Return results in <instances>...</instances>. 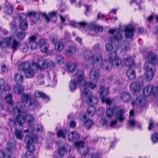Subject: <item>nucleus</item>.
Returning <instances> with one entry per match:
<instances>
[{
  "label": "nucleus",
  "mask_w": 158,
  "mask_h": 158,
  "mask_svg": "<svg viewBox=\"0 0 158 158\" xmlns=\"http://www.w3.org/2000/svg\"><path fill=\"white\" fill-rule=\"evenodd\" d=\"M99 45L97 44L94 47L93 52L91 51H87L84 53V56L85 60H91L93 68L89 74L90 78L92 81L97 82L98 80L100 74L98 70L101 68L104 67L102 64V60L101 55L98 53H95L93 55L94 51L99 50Z\"/></svg>",
  "instance_id": "f257e3e1"
},
{
  "label": "nucleus",
  "mask_w": 158,
  "mask_h": 158,
  "mask_svg": "<svg viewBox=\"0 0 158 158\" xmlns=\"http://www.w3.org/2000/svg\"><path fill=\"white\" fill-rule=\"evenodd\" d=\"M96 87L95 84L90 82H86L85 83V87L84 92L81 93V97L85 98L87 103L91 106L89 107L87 111V113L89 116L92 117L94 114L96 109L93 106L98 102V98L95 97H93L92 94L91 92L88 90L87 88L93 89Z\"/></svg>",
  "instance_id": "f03ea898"
},
{
  "label": "nucleus",
  "mask_w": 158,
  "mask_h": 158,
  "mask_svg": "<svg viewBox=\"0 0 158 158\" xmlns=\"http://www.w3.org/2000/svg\"><path fill=\"white\" fill-rule=\"evenodd\" d=\"M124 109H119L118 106H114L111 108H108L106 112V116L108 118H111L113 115L114 119L111 121L110 127H114L117 124V121L122 123L124 120L125 118L123 113Z\"/></svg>",
  "instance_id": "7ed1b4c3"
},
{
  "label": "nucleus",
  "mask_w": 158,
  "mask_h": 158,
  "mask_svg": "<svg viewBox=\"0 0 158 158\" xmlns=\"http://www.w3.org/2000/svg\"><path fill=\"white\" fill-rule=\"evenodd\" d=\"M102 64L104 65L103 68L108 70L111 68V65L114 68L118 67L121 64V62L118 58L116 52H114L110 54L109 60L102 61Z\"/></svg>",
  "instance_id": "20e7f679"
},
{
  "label": "nucleus",
  "mask_w": 158,
  "mask_h": 158,
  "mask_svg": "<svg viewBox=\"0 0 158 158\" xmlns=\"http://www.w3.org/2000/svg\"><path fill=\"white\" fill-rule=\"evenodd\" d=\"M17 108H14L13 111L15 114H17V116L16 118L18 116H22L23 117L25 121L26 120L28 123H31L34 120L33 117L30 114L26 115V119L25 118L24 116L26 115V113L27 111V109L26 106L24 105L23 106H22V103H17Z\"/></svg>",
  "instance_id": "39448f33"
},
{
  "label": "nucleus",
  "mask_w": 158,
  "mask_h": 158,
  "mask_svg": "<svg viewBox=\"0 0 158 158\" xmlns=\"http://www.w3.org/2000/svg\"><path fill=\"white\" fill-rule=\"evenodd\" d=\"M18 116L16 118H15L13 119L14 122V126L16 128L15 135L16 138L19 139H22L23 135L22 134L21 130L23 129L22 124L24 122V119L22 116Z\"/></svg>",
  "instance_id": "423d86ee"
},
{
  "label": "nucleus",
  "mask_w": 158,
  "mask_h": 158,
  "mask_svg": "<svg viewBox=\"0 0 158 158\" xmlns=\"http://www.w3.org/2000/svg\"><path fill=\"white\" fill-rule=\"evenodd\" d=\"M75 81L79 86L81 93L84 92L85 87V76L84 72L78 70L76 71L75 76Z\"/></svg>",
  "instance_id": "0eeeda50"
},
{
  "label": "nucleus",
  "mask_w": 158,
  "mask_h": 158,
  "mask_svg": "<svg viewBox=\"0 0 158 158\" xmlns=\"http://www.w3.org/2000/svg\"><path fill=\"white\" fill-rule=\"evenodd\" d=\"M36 65V68L38 69H43L46 68L48 66L53 67L55 64L52 61L46 60H42L40 58L38 59L36 62H35Z\"/></svg>",
  "instance_id": "6e6552de"
},
{
  "label": "nucleus",
  "mask_w": 158,
  "mask_h": 158,
  "mask_svg": "<svg viewBox=\"0 0 158 158\" xmlns=\"http://www.w3.org/2000/svg\"><path fill=\"white\" fill-rule=\"evenodd\" d=\"M38 139V137L35 135H27L25 139V143L27 145V148H30L31 150H34L35 148L33 143L37 142Z\"/></svg>",
  "instance_id": "1a4fd4ad"
},
{
  "label": "nucleus",
  "mask_w": 158,
  "mask_h": 158,
  "mask_svg": "<svg viewBox=\"0 0 158 158\" xmlns=\"http://www.w3.org/2000/svg\"><path fill=\"white\" fill-rule=\"evenodd\" d=\"M152 65L148 63H146L144 66L145 70V76L147 81L152 80L154 76V70L152 69Z\"/></svg>",
  "instance_id": "9d476101"
},
{
  "label": "nucleus",
  "mask_w": 158,
  "mask_h": 158,
  "mask_svg": "<svg viewBox=\"0 0 158 158\" xmlns=\"http://www.w3.org/2000/svg\"><path fill=\"white\" fill-rule=\"evenodd\" d=\"M98 92L100 94L101 99L102 102H105L107 104H110L111 103V100L106 96L109 93L108 88H106L103 86H100Z\"/></svg>",
  "instance_id": "9b49d317"
},
{
  "label": "nucleus",
  "mask_w": 158,
  "mask_h": 158,
  "mask_svg": "<svg viewBox=\"0 0 158 158\" xmlns=\"http://www.w3.org/2000/svg\"><path fill=\"white\" fill-rule=\"evenodd\" d=\"M109 32L110 33L112 34H113L115 32H116V34L114 37L109 38V40L111 42H112L113 40L118 41L122 39L123 36L119 29H110L109 30Z\"/></svg>",
  "instance_id": "f8f14e48"
},
{
  "label": "nucleus",
  "mask_w": 158,
  "mask_h": 158,
  "mask_svg": "<svg viewBox=\"0 0 158 158\" xmlns=\"http://www.w3.org/2000/svg\"><path fill=\"white\" fill-rule=\"evenodd\" d=\"M35 67H36V65L35 62L32 64V65L30 66L27 69L25 70L24 73L26 78H31L33 77L36 73V71L34 69Z\"/></svg>",
  "instance_id": "ddd939ff"
},
{
  "label": "nucleus",
  "mask_w": 158,
  "mask_h": 158,
  "mask_svg": "<svg viewBox=\"0 0 158 158\" xmlns=\"http://www.w3.org/2000/svg\"><path fill=\"white\" fill-rule=\"evenodd\" d=\"M134 29L131 25L125 26L123 31L125 32V37L126 38H132L134 35Z\"/></svg>",
  "instance_id": "4468645a"
},
{
  "label": "nucleus",
  "mask_w": 158,
  "mask_h": 158,
  "mask_svg": "<svg viewBox=\"0 0 158 158\" xmlns=\"http://www.w3.org/2000/svg\"><path fill=\"white\" fill-rule=\"evenodd\" d=\"M39 45L42 52L45 53L47 52L49 45L45 40L43 39H40L39 41Z\"/></svg>",
  "instance_id": "2eb2a0df"
},
{
  "label": "nucleus",
  "mask_w": 158,
  "mask_h": 158,
  "mask_svg": "<svg viewBox=\"0 0 158 158\" xmlns=\"http://www.w3.org/2000/svg\"><path fill=\"white\" fill-rule=\"evenodd\" d=\"M147 59L148 63L152 65L156 64L158 62V57L155 53L152 52L148 53Z\"/></svg>",
  "instance_id": "dca6fc26"
},
{
  "label": "nucleus",
  "mask_w": 158,
  "mask_h": 158,
  "mask_svg": "<svg viewBox=\"0 0 158 158\" xmlns=\"http://www.w3.org/2000/svg\"><path fill=\"white\" fill-rule=\"evenodd\" d=\"M52 42L54 44L55 49L56 51L60 52L63 50L64 45L62 41H56L55 39L53 38L52 40Z\"/></svg>",
  "instance_id": "f3484780"
},
{
  "label": "nucleus",
  "mask_w": 158,
  "mask_h": 158,
  "mask_svg": "<svg viewBox=\"0 0 158 158\" xmlns=\"http://www.w3.org/2000/svg\"><path fill=\"white\" fill-rule=\"evenodd\" d=\"M142 84L139 83L134 82L130 85V89L134 94L139 92L141 90Z\"/></svg>",
  "instance_id": "a211bd4d"
},
{
  "label": "nucleus",
  "mask_w": 158,
  "mask_h": 158,
  "mask_svg": "<svg viewBox=\"0 0 158 158\" xmlns=\"http://www.w3.org/2000/svg\"><path fill=\"white\" fill-rule=\"evenodd\" d=\"M41 15L45 17L48 22L49 21L55 22L57 19L56 13L55 12H52V13H49L48 16L44 13H42Z\"/></svg>",
  "instance_id": "6ab92c4d"
},
{
  "label": "nucleus",
  "mask_w": 158,
  "mask_h": 158,
  "mask_svg": "<svg viewBox=\"0 0 158 158\" xmlns=\"http://www.w3.org/2000/svg\"><path fill=\"white\" fill-rule=\"evenodd\" d=\"M71 151V147L69 145H66L59 148L58 153L60 156H63L66 154L68 152H70Z\"/></svg>",
  "instance_id": "aec40b11"
},
{
  "label": "nucleus",
  "mask_w": 158,
  "mask_h": 158,
  "mask_svg": "<svg viewBox=\"0 0 158 158\" xmlns=\"http://www.w3.org/2000/svg\"><path fill=\"white\" fill-rule=\"evenodd\" d=\"M145 97L140 95L137 98L135 102H132V104L133 106L136 105L139 106H143L145 105Z\"/></svg>",
  "instance_id": "412c9836"
},
{
  "label": "nucleus",
  "mask_w": 158,
  "mask_h": 158,
  "mask_svg": "<svg viewBox=\"0 0 158 158\" xmlns=\"http://www.w3.org/2000/svg\"><path fill=\"white\" fill-rule=\"evenodd\" d=\"M36 37L34 36L30 37L29 39L28 47L32 50H35L38 47V44L35 41Z\"/></svg>",
  "instance_id": "4be33fe9"
},
{
  "label": "nucleus",
  "mask_w": 158,
  "mask_h": 158,
  "mask_svg": "<svg viewBox=\"0 0 158 158\" xmlns=\"http://www.w3.org/2000/svg\"><path fill=\"white\" fill-rule=\"evenodd\" d=\"M80 135L76 131H73L68 135V139L69 141H73L77 140L80 138Z\"/></svg>",
  "instance_id": "5701e85b"
},
{
  "label": "nucleus",
  "mask_w": 158,
  "mask_h": 158,
  "mask_svg": "<svg viewBox=\"0 0 158 158\" xmlns=\"http://www.w3.org/2000/svg\"><path fill=\"white\" fill-rule=\"evenodd\" d=\"M69 24L73 27H77L79 28L85 27L87 25L86 22L83 21L77 23L73 21H71L70 22Z\"/></svg>",
  "instance_id": "b1692460"
},
{
  "label": "nucleus",
  "mask_w": 158,
  "mask_h": 158,
  "mask_svg": "<svg viewBox=\"0 0 158 158\" xmlns=\"http://www.w3.org/2000/svg\"><path fill=\"white\" fill-rule=\"evenodd\" d=\"M10 44V37H6L5 40V38H2L0 40V48H3L9 47Z\"/></svg>",
  "instance_id": "393cba45"
},
{
  "label": "nucleus",
  "mask_w": 158,
  "mask_h": 158,
  "mask_svg": "<svg viewBox=\"0 0 158 158\" xmlns=\"http://www.w3.org/2000/svg\"><path fill=\"white\" fill-rule=\"evenodd\" d=\"M31 98V97L29 94H24L22 95L21 96V99L23 102H17L16 103V107L15 108H17V103H22V106H23L24 105L26 106L24 103H27V102Z\"/></svg>",
  "instance_id": "a878e982"
},
{
  "label": "nucleus",
  "mask_w": 158,
  "mask_h": 158,
  "mask_svg": "<svg viewBox=\"0 0 158 158\" xmlns=\"http://www.w3.org/2000/svg\"><path fill=\"white\" fill-rule=\"evenodd\" d=\"M134 114V111L133 110H131L130 111V119L128 121L129 125L131 127H133L138 124V123L134 119L131 118Z\"/></svg>",
  "instance_id": "bb28decb"
},
{
  "label": "nucleus",
  "mask_w": 158,
  "mask_h": 158,
  "mask_svg": "<svg viewBox=\"0 0 158 158\" xmlns=\"http://www.w3.org/2000/svg\"><path fill=\"white\" fill-rule=\"evenodd\" d=\"M35 96L38 98H40L43 99H45L47 101L49 100V97L41 91L37 90L35 92Z\"/></svg>",
  "instance_id": "cd10ccee"
},
{
  "label": "nucleus",
  "mask_w": 158,
  "mask_h": 158,
  "mask_svg": "<svg viewBox=\"0 0 158 158\" xmlns=\"http://www.w3.org/2000/svg\"><path fill=\"white\" fill-rule=\"evenodd\" d=\"M121 98L123 102H128L131 99V95L127 92L123 93L121 94Z\"/></svg>",
  "instance_id": "c85d7f7f"
},
{
  "label": "nucleus",
  "mask_w": 158,
  "mask_h": 158,
  "mask_svg": "<svg viewBox=\"0 0 158 158\" xmlns=\"http://www.w3.org/2000/svg\"><path fill=\"white\" fill-rule=\"evenodd\" d=\"M39 106V103L38 102L36 101L33 99H31L28 107L30 109L32 110L34 109Z\"/></svg>",
  "instance_id": "c756f323"
},
{
  "label": "nucleus",
  "mask_w": 158,
  "mask_h": 158,
  "mask_svg": "<svg viewBox=\"0 0 158 158\" xmlns=\"http://www.w3.org/2000/svg\"><path fill=\"white\" fill-rule=\"evenodd\" d=\"M91 24V26L89 25V27L90 29L93 30L96 33L102 32L103 30V28L101 26H96L94 23H90Z\"/></svg>",
  "instance_id": "7c9ffc66"
},
{
  "label": "nucleus",
  "mask_w": 158,
  "mask_h": 158,
  "mask_svg": "<svg viewBox=\"0 0 158 158\" xmlns=\"http://www.w3.org/2000/svg\"><path fill=\"white\" fill-rule=\"evenodd\" d=\"M27 15L30 16V19L34 22L37 21L40 18L39 14L35 12H29Z\"/></svg>",
  "instance_id": "2f4dec72"
},
{
  "label": "nucleus",
  "mask_w": 158,
  "mask_h": 158,
  "mask_svg": "<svg viewBox=\"0 0 158 158\" xmlns=\"http://www.w3.org/2000/svg\"><path fill=\"white\" fill-rule=\"evenodd\" d=\"M77 67V65L76 63H69L66 65V68L69 73L74 72Z\"/></svg>",
  "instance_id": "473e14b6"
},
{
  "label": "nucleus",
  "mask_w": 158,
  "mask_h": 158,
  "mask_svg": "<svg viewBox=\"0 0 158 158\" xmlns=\"http://www.w3.org/2000/svg\"><path fill=\"white\" fill-rule=\"evenodd\" d=\"M15 81L17 84L20 85L22 84L23 81V76L20 74H16L14 77Z\"/></svg>",
  "instance_id": "72a5a7b5"
},
{
  "label": "nucleus",
  "mask_w": 158,
  "mask_h": 158,
  "mask_svg": "<svg viewBox=\"0 0 158 158\" xmlns=\"http://www.w3.org/2000/svg\"><path fill=\"white\" fill-rule=\"evenodd\" d=\"M76 52L75 48L73 46H70L68 47L65 52L66 56L68 57L71 56Z\"/></svg>",
  "instance_id": "f704fd0d"
},
{
  "label": "nucleus",
  "mask_w": 158,
  "mask_h": 158,
  "mask_svg": "<svg viewBox=\"0 0 158 158\" xmlns=\"http://www.w3.org/2000/svg\"><path fill=\"white\" fill-rule=\"evenodd\" d=\"M126 74L128 78L130 80L134 79L135 77V72L131 69H129L127 70Z\"/></svg>",
  "instance_id": "c9c22d12"
},
{
  "label": "nucleus",
  "mask_w": 158,
  "mask_h": 158,
  "mask_svg": "<svg viewBox=\"0 0 158 158\" xmlns=\"http://www.w3.org/2000/svg\"><path fill=\"white\" fill-rule=\"evenodd\" d=\"M153 86L149 85L146 87L143 90V94L145 96H147L150 94H152Z\"/></svg>",
  "instance_id": "e433bc0d"
},
{
  "label": "nucleus",
  "mask_w": 158,
  "mask_h": 158,
  "mask_svg": "<svg viewBox=\"0 0 158 158\" xmlns=\"http://www.w3.org/2000/svg\"><path fill=\"white\" fill-rule=\"evenodd\" d=\"M4 81L2 79H0V90L1 92L4 91H9L10 88L8 87H7V85H6V86L5 87V84Z\"/></svg>",
  "instance_id": "4c0bfd02"
},
{
  "label": "nucleus",
  "mask_w": 158,
  "mask_h": 158,
  "mask_svg": "<svg viewBox=\"0 0 158 158\" xmlns=\"http://www.w3.org/2000/svg\"><path fill=\"white\" fill-rule=\"evenodd\" d=\"M28 150L25 154L22 155V158H32L33 157V152L34 150H31L30 148H27Z\"/></svg>",
  "instance_id": "58836bf2"
},
{
  "label": "nucleus",
  "mask_w": 158,
  "mask_h": 158,
  "mask_svg": "<svg viewBox=\"0 0 158 158\" xmlns=\"http://www.w3.org/2000/svg\"><path fill=\"white\" fill-rule=\"evenodd\" d=\"M23 87L19 85L15 86L13 88V91L18 94H22L23 91Z\"/></svg>",
  "instance_id": "ea45409f"
},
{
  "label": "nucleus",
  "mask_w": 158,
  "mask_h": 158,
  "mask_svg": "<svg viewBox=\"0 0 158 158\" xmlns=\"http://www.w3.org/2000/svg\"><path fill=\"white\" fill-rule=\"evenodd\" d=\"M55 59L56 63L59 64H63L64 61V57L60 54L56 56Z\"/></svg>",
  "instance_id": "a19ab883"
},
{
  "label": "nucleus",
  "mask_w": 158,
  "mask_h": 158,
  "mask_svg": "<svg viewBox=\"0 0 158 158\" xmlns=\"http://www.w3.org/2000/svg\"><path fill=\"white\" fill-rule=\"evenodd\" d=\"M123 61L124 64L128 66H131L133 64V59L130 57L124 59Z\"/></svg>",
  "instance_id": "79ce46f5"
},
{
  "label": "nucleus",
  "mask_w": 158,
  "mask_h": 158,
  "mask_svg": "<svg viewBox=\"0 0 158 158\" xmlns=\"http://www.w3.org/2000/svg\"><path fill=\"white\" fill-rule=\"evenodd\" d=\"M31 65H32V64H29L27 62H23L21 63L19 66V69H21L24 72L25 70L29 68Z\"/></svg>",
  "instance_id": "37998d69"
},
{
  "label": "nucleus",
  "mask_w": 158,
  "mask_h": 158,
  "mask_svg": "<svg viewBox=\"0 0 158 158\" xmlns=\"http://www.w3.org/2000/svg\"><path fill=\"white\" fill-rule=\"evenodd\" d=\"M93 121L91 119H88L85 120L84 127L87 130L89 129L93 124Z\"/></svg>",
  "instance_id": "c03bdc74"
},
{
  "label": "nucleus",
  "mask_w": 158,
  "mask_h": 158,
  "mask_svg": "<svg viewBox=\"0 0 158 158\" xmlns=\"http://www.w3.org/2000/svg\"><path fill=\"white\" fill-rule=\"evenodd\" d=\"M19 46V43L15 40H14L12 41V44H10V48L13 50L12 52H15Z\"/></svg>",
  "instance_id": "a18cd8bd"
},
{
  "label": "nucleus",
  "mask_w": 158,
  "mask_h": 158,
  "mask_svg": "<svg viewBox=\"0 0 158 158\" xmlns=\"http://www.w3.org/2000/svg\"><path fill=\"white\" fill-rule=\"evenodd\" d=\"M87 152H84V158H99L98 155L96 154H93L91 156L88 154V148L87 147Z\"/></svg>",
  "instance_id": "49530a36"
},
{
  "label": "nucleus",
  "mask_w": 158,
  "mask_h": 158,
  "mask_svg": "<svg viewBox=\"0 0 158 158\" xmlns=\"http://www.w3.org/2000/svg\"><path fill=\"white\" fill-rule=\"evenodd\" d=\"M69 86L72 91H74L77 88V84L75 81L72 80L70 81Z\"/></svg>",
  "instance_id": "de8ad7c7"
},
{
  "label": "nucleus",
  "mask_w": 158,
  "mask_h": 158,
  "mask_svg": "<svg viewBox=\"0 0 158 158\" xmlns=\"http://www.w3.org/2000/svg\"><path fill=\"white\" fill-rule=\"evenodd\" d=\"M28 25L27 21L25 20L22 21L19 25V27L22 30H25L27 28Z\"/></svg>",
  "instance_id": "09e8293b"
},
{
  "label": "nucleus",
  "mask_w": 158,
  "mask_h": 158,
  "mask_svg": "<svg viewBox=\"0 0 158 158\" xmlns=\"http://www.w3.org/2000/svg\"><path fill=\"white\" fill-rule=\"evenodd\" d=\"M75 144L77 148V150L78 152H79V149H80L81 148L83 150H84L83 149L85 148L86 152H87L86 148L87 147H88H88H86L85 148H83L82 147L84 145V143L80 141L76 143H75Z\"/></svg>",
  "instance_id": "8fccbe9b"
},
{
  "label": "nucleus",
  "mask_w": 158,
  "mask_h": 158,
  "mask_svg": "<svg viewBox=\"0 0 158 158\" xmlns=\"http://www.w3.org/2000/svg\"><path fill=\"white\" fill-rule=\"evenodd\" d=\"M57 136L58 137L65 138L66 136V131L59 130L57 131Z\"/></svg>",
  "instance_id": "3c124183"
},
{
  "label": "nucleus",
  "mask_w": 158,
  "mask_h": 158,
  "mask_svg": "<svg viewBox=\"0 0 158 158\" xmlns=\"http://www.w3.org/2000/svg\"><path fill=\"white\" fill-rule=\"evenodd\" d=\"M151 139L152 142L154 143H158V133L153 134L152 136Z\"/></svg>",
  "instance_id": "603ef678"
},
{
  "label": "nucleus",
  "mask_w": 158,
  "mask_h": 158,
  "mask_svg": "<svg viewBox=\"0 0 158 158\" xmlns=\"http://www.w3.org/2000/svg\"><path fill=\"white\" fill-rule=\"evenodd\" d=\"M100 123L103 127H106L107 126L108 121L105 118H103L100 120Z\"/></svg>",
  "instance_id": "864d4df0"
},
{
  "label": "nucleus",
  "mask_w": 158,
  "mask_h": 158,
  "mask_svg": "<svg viewBox=\"0 0 158 158\" xmlns=\"http://www.w3.org/2000/svg\"><path fill=\"white\" fill-rule=\"evenodd\" d=\"M28 47L26 44H22L21 46V50L22 52L26 53L27 51Z\"/></svg>",
  "instance_id": "5fc2aeb1"
},
{
  "label": "nucleus",
  "mask_w": 158,
  "mask_h": 158,
  "mask_svg": "<svg viewBox=\"0 0 158 158\" xmlns=\"http://www.w3.org/2000/svg\"><path fill=\"white\" fill-rule=\"evenodd\" d=\"M5 100L6 102L5 104V105L7 106L8 105L9 106L10 105V93H8V94L5 96Z\"/></svg>",
  "instance_id": "6e6d98bb"
},
{
  "label": "nucleus",
  "mask_w": 158,
  "mask_h": 158,
  "mask_svg": "<svg viewBox=\"0 0 158 158\" xmlns=\"http://www.w3.org/2000/svg\"><path fill=\"white\" fill-rule=\"evenodd\" d=\"M105 48L106 51L107 52L111 51L113 49V47L111 44L107 43L106 44V45Z\"/></svg>",
  "instance_id": "4d7b16f0"
},
{
  "label": "nucleus",
  "mask_w": 158,
  "mask_h": 158,
  "mask_svg": "<svg viewBox=\"0 0 158 158\" xmlns=\"http://www.w3.org/2000/svg\"><path fill=\"white\" fill-rule=\"evenodd\" d=\"M152 94L155 95H158V86L155 87L153 86Z\"/></svg>",
  "instance_id": "13d9d810"
},
{
  "label": "nucleus",
  "mask_w": 158,
  "mask_h": 158,
  "mask_svg": "<svg viewBox=\"0 0 158 158\" xmlns=\"http://www.w3.org/2000/svg\"><path fill=\"white\" fill-rule=\"evenodd\" d=\"M25 36V34L23 32H19L17 34V37L20 39H23Z\"/></svg>",
  "instance_id": "bf43d9fd"
},
{
  "label": "nucleus",
  "mask_w": 158,
  "mask_h": 158,
  "mask_svg": "<svg viewBox=\"0 0 158 158\" xmlns=\"http://www.w3.org/2000/svg\"><path fill=\"white\" fill-rule=\"evenodd\" d=\"M130 48V44L128 43H125L124 46V48H123V50L125 51L127 50Z\"/></svg>",
  "instance_id": "052dcab7"
},
{
  "label": "nucleus",
  "mask_w": 158,
  "mask_h": 158,
  "mask_svg": "<svg viewBox=\"0 0 158 158\" xmlns=\"http://www.w3.org/2000/svg\"><path fill=\"white\" fill-rule=\"evenodd\" d=\"M9 9L10 7L9 6H6L4 7V12L7 15H9Z\"/></svg>",
  "instance_id": "680f3d73"
},
{
  "label": "nucleus",
  "mask_w": 158,
  "mask_h": 158,
  "mask_svg": "<svg viewBox=\"0 0 158 158\" xmlns=\"http://www.w3.org/2000/svg\"><path fill=\"white\" fill-rule=\"evenodd\" d=\"M114 82L113 78L112 77H110L108 79L107 81V83L109 85H111Z\"/></svg>",
  "instance_id": "e2e57ef3"
},
{
  "label": "nucleus",
  "mask_w": 158,
  "mask_h": 158,
  "mask_svg": "<svg viewBox=\"0 0 158 158\" xmlns=\"http://www.w3.org/2000/svg\"><path fill=\"white\" fill-rule=\"evenodd\" d=\"M7 68L5 64H2L1 67V70L2 72L4 73L6 71Z\"/></svg>",
  "instance_id": "0e129e2a"
},
{
  "label": "nucleus",
  "mask_w": 158,
  "mask_h": 158,
  "mask_svg": "<svg viewBox=\"0 0 158 158\" xmlns=\"http://www.w3.org/2000/svg\"><path fill=\"white\" fill-rule=\"evenodd\" d=\"M84 6H85L86 9V11L85 12V14L86 15H87V13L89 11L90 9L91 8V6H87L86 5H85Z\"/></svg>",
  "instance_id": "69168bd1"
},
{
  "label": "nucleus",
  "mask_w": 158,
  "mask_h": 158,
  "mask_svg": "<svg viewBox=\"0 0 158 158\" xmlns=\"http://www.w3.org/2000/svg\"><path fill=\"white\" fill-rule=\"evenodd\" d=\"M76 123L74 121H72L70 122L69 126L70 127L73 128L76 126Z\"/></svg>",
  "instance_id": "338daca9"
},
{
  "label": "nucleus",
  "mask_w": 158,
  "mask_h": 158,
  "mask_svg": "<svg viewBox=\"0 0 158 158\" xmlns=\"http://www.w3.org/2000/svg\"><path fill=\"white\" fill-rule=\"evenodd\" d=\"M153 123L152 120H151L149 122V126L148 127V129L149 130H150L152 129L153 127Z\"/></svg>",
  "instance_id": "774afa93"
}]
</instances>
